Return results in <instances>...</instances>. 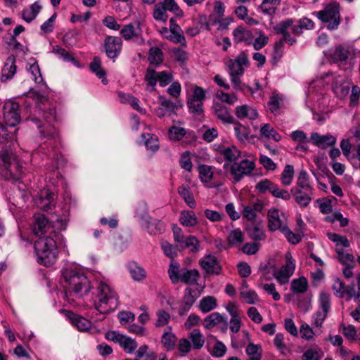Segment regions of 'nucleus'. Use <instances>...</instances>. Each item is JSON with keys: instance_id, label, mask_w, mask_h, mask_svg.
<instances>
[{"instance_id": "obj_20", "label": "nucleus", "mask_w": 360, "mask_h": 360, "mask_svg": "<svg viewBox=\"0 0 360 360\" xmlns=\"http://www.w3.org/2000/svg\"><path fill=\"white\" fill-rule=\"evenodd\" d=\"M199 263L207 274L219 275L221 274V266L214 255H207L200 260Z\"/></svg>"}, {"instance_id": "obj_52", "label": "nucleus", "mask_w": 360, "mask_h": 360, "mask_svg": "<svg viewBox=\"0 0 360 360\" xmlns=\"http://www.w3.org/2000/svg\"><path fill=\"white\" fill-rule=\"evenodd\" d=\"M339 261L344 265L354 264V257L352 254L345 253L342 248H337L335 250Z\"/></svg>"}, {"instance_id": "obj_28", "label": "nucleus", "mask_w": 360, "mask_h": 360, "mask_svg": "<svg viewBox=\"0 0 360 360\" xmlns=\"http://www.w3.org/2000/svg\"><path fill=\"white\" fill-rule=\"evenodd\" d=\"M160 32L164 38L174 43H179L184 46L186 45V39L181 33H177L170 30H169L167 27H162Z\"/></svg>"}, {"instance_id": "obj_63", "label": "nucleus", "mask_w": 360, "mask_h": 360, "mask_svg": "<svg viewBox=\"0 0 360 360\" xmlns=\"http://www.w3.org/2000/svg\"><path fill=\"white\" fill-rule=\"evenodd\" d=\"M197 296V292L195 290L187 288L185 290L182 303L186 304L187 306L191 307L195 302Z\"/></svg>"}, {"instance_id": "obj_23", "label": "nucleus", "mask_w": 360, "mask_h": 360, "mask_svg": "<svg viewBox=\"0 0 360 360\" xmlns=\"http://www.w3.org/2000/svg\"><path fill=\"white\" fill-rule=\"evenodd\" d=\"M268 226L271 231H275L278 229L282 231L283 227L287 226L284 221L281 218L278 210L271 209L269 210Z\"/></svg>"}, {"instance_id": "obj_30", "label": "nucleus", "mask_w": 360, "mask_h": 360, "mask_svg": "<svg viewBox=\"0 0 360 360\" xmlns=\"http://www.w3.org/2000/svg\"><path fill=\"white\" fill-rule=\"evenodd\" d=\"M70 319L72 324L80 331H86L91 327V322L89 320L77 314L72 313Z\"/></svg>"}, {"instance_id": "obj_5", "label": "nucleus", "mask_w": 360, "mask_h": 360, "mask_svg": "<svg viewBox=\"0 0 360 360\" xmlns=\"http://www.w3.org/2000/svg\"><path fill=\"white\" fill-rule=\"evenodd\" d=\"M168 276L173 284L179 281L187 285H195L200 277L197 269H189L188 268L180 269V265L174 260H172L168 269Z\"/></svg>"}, {"instance_id": "obj_2", "label": "nucleus", "mask_w": 360, "mask_h": 360, "mask_svg": "<svg viewBox=\"0 0 360 360\" xmlns=\"http://www.w3.org/2000/svg\"><path fill=\"white\" fill-rule=\"evenodd\" d=\"M63 238L53 236H41L34 242V250L39 264L49 266L52 265L58 255L57 243Z\"/></svg>"}, {"instance_id": "obj_62", "label": "nucleus", "mask_w": 360, "mask_h": 360, "mask_svg": "<svg viewBox=\"0 0 360 360\" xmlns=\"http://www.w3.org/2000/svg\"><path fill=\"white\" fill-rule=\"evenodd\" d=\"M187 105L189 111L196 115L202 113V103L195 101L194 98H188L187 101Z\"/></svg>"}, {"instance_id": "obj_22", "label": "nucleus", "mask_w": 360, "mask_h": 360, "mask_svg": "<svg viewBox=\"0 0 360 360\" xmlns=\"http://www.w3.org/2000/svg\"><path fill=\"white\" fill-rule=\"evenodd\" d=\"M159 100L160 106L155 110V113L158 117L162 118L175 112V110L177 108L175 103L165 98L163 96H160Z\"/></svg>"}, {"instance_id": "obj_38", "label": "nucleus", "mask_w": 360, "mask_h": 360, "mask_svg": "<svg viewBox=\"0 0 360 360\" xmlns=\"http://www.w3.org/2000/svg\"><path fill=\"white\" fill-rule=\"evenodd\" d=\"M250 238L255 241L263 240L266 238L265 233L262 228L257 224H252L247 229Z\"/></svg>"}, {"instance_id": "obj_44", "label": "nucleus", "mask_w": 360, "mask_h": 360, "mask_svg": "<svg viewBox=\"0 0 360 360\" xmlns=\"http://www.w3.org/2000/svg\"><path fill=\"white\" fill-rule=\"evenodd\" d=\"M262 136L268 139H272L275 141H279L281 136L269 124H264L260 129Z\"/></svg>"}, {"instance_id": "obj_43", "label": "nucleus", "mask_w": 360, "mask_h": 360, "mask_svg": "<svg viewBox=\"0 0 360 360\" xmlns=\"http://www.w3.org/2000/svg\"><path fill=\"white\" fill-rule=\"evenodd\" d=\"M217 307V300L212 296H207L200 302V309L203 313H207Z\"/></svg>"}, {"instance_id": "obj_4", "label": "nucleus", "mask_w": 360, "mask_h": 360, "mask_svg": "<svg viewBox=\"0 0 360 360\" xmlns=\"http://www.w3.org/2000/svg\"><path fill=\"white\" fill-rule=\"evenodd\" d=\"M21 167L11 150H4L0 154V175L5 180H17L21 174Z\"/></svg>"}, {"instance_id": "obj_31", "label": "nucleus", "mask_w": 360, "mask_h": 360, "mask_svg": "<svg viewBox=\"0 0 360 360\" xmlns=\"http://www.w3.org/2000/svg\"><path fill=\"white\" fill-rule=\"evenodd\" d=\"M222 322H224L226 328L227 321L224 320V316L218 312H213L205 319L204 326L207 329H210Z\"/></svg>"}, {"instance_id": "obj_54", "label": "nucleus", "mask_w": 360, "mask_h": 360, "mask_svg": "<svg viewBox=\"0 0 360 360\" xmlns=\"http://www.w3.org/2000/svg\"><path fill=\"white\" fill-rule=\"evenodd\" d=\"M199 177L203 182H209L212 179L213 172L212 168L208 165H200L198 167Z\"/></svg>"}, {"instance_id": "obj_60", "label": "nucleus", "mask_w": 360, "mask_h": 360, "mask_svg": "<svg viewBox=\"0 0 360 360\" xmlns=\"http://www.w3.org/2000/svg\"><path fill=\"white\" fill-rule=\"evenodd\" d=\"M233 40L237 43H240L246 41L249 38L250 33L249 31L244 30L241 27H238L233 32Z\"/></svg>"}, {"instance_id": "obj_33", "label": "nucleus", "mask_w": 360, "mask_h": 360, "mask_svg": "<svg viewBox=\"0 0 360 360\" xmlns=\"http://www.w3.org/2000/svg\"><path fill=\"white\" fill-rule=\"evenodd\" d=\"M357 290H356L355 285L354 283L349 284L345 288L346 300L349 301L354 300L360 302V275L357 276Z\"/></svg>"}, {"instance_id": "obj_37", "label": "nucleus", "mask_w": 360, "mask_h": 360, "mask_svg": "<svg viewBox=\"0 0 360 360\" xmlns=\"http://www.w3.org/2000/svg\"><path fill=\"white\" fill-rule=\"evenodd\" d=\"M291 290L294 293H304L308 288V282L305 277L302 276L293 279L291 282Z\"/></svg>"}, {"instance_id": "obj_10", "label": "nucleus", "mask_w": 360, "mask_h": 360, "mask_svg": "<svg viewBox=\"0 0 360 360\" xmlns=\"http://www.w3.org/2000/svg\"><path fill=\"white\" fill-rule=\"evenodd\" d=\"M141 212L139 210L136 212V217L140 220L141 226L146 228L150 234H161L165 230V224L157 219L150 217L146 212V205H141Z\"/></svg>"}, {"instance_id": "obj_42", "label": "nucleus", "mask_w": 360, "mask_h": 360, "mask_svg": "<svg viewBox=\"0 0 360 360\" xmlns=\"http://www.w3.org/2000/svg\"><path fill=\"white\" fill-rule=\"evenodd\" d=\"M148 60L150 64L158 65L163 61V52L158 47H152L149 50Z\"/></svg>"}, {"instance_id": "obj_21", "label": "nucleus", "mask_w": 360, "mask_h": 360, "mask_svg": "<svg viewBox=\"0 0 360 360\" xmlns=\"http://www.w3.org/2000/svg\"><path fill=\"white\" fill-rule=\"evenodd\" d=\"M290 193L300 207H307L314 198V189L291 188Z\"/></svg>"}, {"instance_id": "obj_50", "label": "nucleus", "mask_w": 360, "mask_h": 360, "mask_svg": "<svg viewBox=\"0 0 360 360\" xmlns=\"http://www.w3.org/2000/svg\"><path fill=\"white\" fill-rule=\"evenodd\" d=\"M129 273L132 278L135 281H141L146 278V271L145 270L136 265V264H131L129 266Z\"/></svg>"}, {"instance_id": "obj_18", "label": "nucleus", "mask_w": 360, "mask_h": 360, "mask_svg": "<svg viewBox=\"0 0 360 360\" xmlns=\"http://www.w3.org/2000/svg\"><path fill=\"white\" fill-rule=\"evenodd\" d=\"M55 195L48 188L41 189L34 198V204L39 209L49 210L54 205Z\"/></svg>"}, {"instance_id": "obj_15", "label": "nucleus", "mask_w": 360, "mask_h": 360, "mask_svg": "<svg viewBox=\"0 0 360 360\" xmlns=\"http://www.w3.org/2000/svg\"><path fill=\"white\" fill-rule=\"evenodd\" d=\"M226 65L229 75H243L245 69L249 66L248 56L243 51L235 58L230 59Z\"/></svg>"}, {"instance_id": "obj_3", "label": "nucleus", "mask_w": 360, "mask_h": 360, "mask_svg": "<svg viewBox=\"0 0 360 360\" xmlns=\"http://www.w3.org/2000/svg\"><path fill=\"white\" fill-rule=\"evenodd\" d=\"M94 307L101 314H107L116 309L119 305L118 296L112 288L101 281L96 288Z\"/></svg>"}, {"instance_id": "obj_39", "label": "nucleus", "mask_w": 360, "mask_h": 360, "mask_svg": "<svg viewBox=\"0 0 360 360\" xmlns=\"http://www.w3.org/2000/svg\"><path fill=\"white\" fill-rule=\"evenodd\" d=\"M178 193L184 198L185 202L191 208L195 207V201L193 198L192 193L190 191L188 186L182 185L178 188Z\"/></svg>"}, {"instance_id": "obj_59", "label": "nucleus", "mask_w": 360, "mask_h": 360, "mask_svg": "<svg viewBox=\"0 0 360 360\" xmlns=\"http://www.w3.org/2000/svg\"><path fill=\"white\" fill-rule=\"evenodd\" d=\"M226 347L225 345L222 342L217 340L210 353L212 356L219 358L222 357L226 354Z\"/></svg>"}, {"instance_id": "obj_26", "label": "nucleus", "mask_w": 360, "mask_h": 360, "mask_svg": "<svg viewBox=\"0 0 360 360\" xmlns=\"http://www.w3.org/2000/svg\"><path fill=\"white\" fill-rule=\"evenodd\" d=\"M212 110L216 117L224 123L234 122L235 119L230 114L229 109L221 103L214 104Z\"/></svg>"}, {"instance_id": "obj_34", "label": "nucleus", "mask_w": 360, "mask_h": 360, "mask_svg": "<svg viewBox=\"0 0 360 360\" xmlns=\"http://www.w3.org/2000/svg\"><path fill=\"white\" fill-rule=\"evenodd\" d=\"M188 338L192 342L191 347L195 349H200L205 344V337L198 329L193 330L190 333Z\"/></svg>"}, {"instance_id": "obj_1", "label": "nucleus", "mask_w": 360, "mask_h": 360, "mask_svg": "<svg viewBox=\"0 0 360 360\" xmlns=\"http://www.w3.org/2000/svg\"><path fill=\"white\" fill-rule=\"evenodd\" d=\"M65 297L68 301L72 297H82L88 295L91 285L84 271L73 264H66L61 271Z\"/></svg>"}, {"instance_id": "obj_61", "label": "nucleus", "mask_w": 360, "mask_h": 360, "mask_svg": "<svg viewBox=\"0 0 360 360\" xmlns=\"http://www.w3.org/2000/svg\"><path fill=\"white\" fill-rule=\"evenodd\" d=\"M33 60V63L30 65L29 71L30 72L31 75H32V79L36 83H41L43 81L41 74L40 72V69L39 67V65L37 64V62L35 60L34 58H32Z\"/></svg>"}, {"instance_id": "obj_55", "label": "nucleus", "mask_w": 360, "mask_h": 360, "mask_svg": "<svg viewBox=\"0 0 360 360\" xmlns=\"http://www.w3.org/2000/svg\"><path fill=\"white\" fill-rule=\"evenodd\" d=\"M176 340V338L173 333L165 332L162 336L161 342L167 350H172L174 348Z\"/></svg>"}, {"instance_id": "obj_40", "label": "nucleus", "mask_w": 360, "mask_h": 360, "mask_svg": "<svg viewBox=\"0 0 360 360\" xmlns=\"http://www.w3.org/2000/svg\"><path fill=\"white\" fill-rule=\"evenodd\" d=\"M179 220L184 226H194L198 220L193 211H183L181 213Z\"/></svg>"}, {"instance_id": "obj_57", "label": "nucleus", "mask_w": 360, "mask_h": 360, "mask_svg": "<svg viewBox=\"0 0 360 360\" xmlns=\"http://www.w3.org/2000/svg\"><path fill=\"white\" fill-rule=\"evenodd\" d=\"M243 241V235L239 229L231 231L228 236V242L230 245L240 244Z\"/></svg>"}, {"instance_id": "obj_13", "label": "nucleus", "mask_w": 360, "mask_h": 360, "mask_svg": "<svg viewBox=\"0 0 360 360\" xmlns=\"http://www.w3.org/2000/svg\"><path fill=\"white\" fill-rule=\"evenodd\" d=\"M295 269V260L290 252L285 254V264L279 270L274 271V277L281 284L284 285L288 283L290 278Z\"/></svg>"}, {"instance_id": "obj_19", "label": "nucleus", "mask_w": 360, "mask_h": 360, "mask_svg": "<svg viewBox=\"0 0 360 360\" xmlns=\"http://www.w3.org/2000/svg\"><path fill=\"white\" fill-rule=\"evenodd\" d=\"M294 19L287 18L281 21L275 27V30L277 33L282 34V38L278 41H281V44L284 46V43L286 42L289 45H293L297 42V39L295 37L290 36L288 29L292 26Z\"/></svg>"}, {"instance_id": "obj_46", "label": "nucleus", "mask_w": 360, "mask_h": 360, "mask_svg": "<svg viewBox=\"0 0 360 360\" xmlns=\"http://www.w3.org/2000/svg\"><path fill=\"white\" fill-rule=\"evenodd\" d=\"M323 356L322 349L319 347L310 348L307 349L303 355L304 360H320Z\"/></svg>"}, {"instance_id": "obj_32", "label": "nucleus", "mask_w": 360, "mask_h": 360, "mask_svg": "<svg viewBox=\"0 0 360 360\" xmlns=\"http://www.w3.org/2000/svg\"><path fill=\"white\" fill-rule=\"evenodd\" d=\"M234 124V131L236 138L240 142H245L250 139V129L237 121Z\"/></svg>"}, {"instance_id": "obj_35", "label": "nucleus", "mask_w": 360, "mask_h": 360, "mask_svg": "<svg viewBox=\"0 0 360 360\" xmlns=\"http://www.w3.org/2000/svg\"><path fill=\"white\" fill-rule=\"evenodd\" d=\"M90 69L98 78L102 79L103 84L108 83V79L105 77V72L101 68V60L100 58H94L93 61L90 63Z\"/></svg>"}, {"instance_id": "obj_45", "label": "nucleus", "mask_w": 360, "mask_h": 360, "mask_svg": "<svg viewBox=\"0 0 360 360\" xmlns=\"http://www.w3.org/2000/svg\"><path fill=\"white\" fill-rule=\"evenodd\" d=\"M120 345L126 352L131 354L135 351L138 344L134 339L124 335Z\"/></svg>"}, {"instance_id": "obj_51", "label": "nucleus", "mask_w": 360, "mask_h": 360, "mask_svg": "<svg viewBox=\"0 0 360 360\" xmlns=\"http://www.w3.org/2000/svg\"><path fill=\"white\" fill-rule=\"evenodd\" d=\"M221 154L226 160L232 162L236 160L240 157V152L236 146H230L223 149Z\"/></svg>"}, {"instance_id": "obj_53", "label": "nucleus", "mask_w": 360, "mask_h": 360, "mask_svg": "<svg viewBox=\"0 0 360 360\" xmlns=\"http://www.w3.org/2000/svg\"><path fill=\"white\" fill-rule=\"evenodd\" d=\"M346 286L345 283L340 281V278H335L332 285V289L334 292V295L339 298H342L345 295Z\"/></svg>"}, {"instance_id": "obj_56", "label": "nucleus", "mask_w": 360, "mask_h": 360, "mask_svg": "<svg viewBox=\"0 0 360 360\" xmlns=\"http://www.w3.org/2000/svg\"><path fill=\"white\" fill-rule=\"evenodd\" d=\"M294 168L292 165H287L282 173L281 182L284 186H289L292 181Z\"/></svg>"}, {"instance_id": "obj_25", "label": "nucleus", "mask_w": 360, "mask_h": 360, "mask_svg": "<svg viewBox=\"0 0 360 360\" xmlns=\"http://www.w3.org/2000/svg\"><path fill=\"white\" fill-rule=\"evenodd\" d=\"M15 58L14 56H9L1 70V81L6 82L11 79L16 73Z\"/></svg>"}, {"instance_id": "obj_64", "label": "nucleus", "mask_w": 360, "mask_h": 360, "mask_svg": "<svg viewBox=\"0 0 360 360\" xmlns=\"http://www.w3.org/2000/svg\"><path fill=\"white\" fill-rule=\"evenodd\" d=\"M319 309L328 312L330 309V296L326 292H321L319 296Z\"/></svg>"}, {"instance_id": "obj_27", "label": "nucleus", "mask_w": 360, "mask_h": 360, "mask_svg": "<svg viewBox=\"0 0 360 360\" xmlns=\"http://www.w3.org/2000/svg\"><path fill=\"white\" fill-rule=\"evenodd\" d=\"M235 114L240 120L248 118L249 120H254L258 117V112L256 109L248 105L237 106L235 109Z\"/></svg>"}, {"instance_id": "obj_9", "label": "nucleus", "mask_w": 360, "mask_h": 360, "mask_svg": "<svg viewBox=\"0 0 360 360\" xmlns=\"http://www.w3.org/2000/svg\"><path fill=\"white\" fill-rule=\"evenodd\" d=\"M167 11L172 12L176 17L183 18L184 15L175 0H164L155 5L153 16L156 21L166 22L168 19Z\"/></svg>"}, {"instance_id": "obj_36", "label": "nucleus", "mask_w": 360, "mask_h": 360, "mask_svg": "<svg viewBox=\"0 0 360 360\" xmlns=\"http://www.w3.org/2000/svg\"><path fill=\"white\" fill-rule=\"evenodd\" d=\"M292 188H301V189H314L309 182V177L307 172L305 170H302L299 173L296 185Z\"/></svg>"}, {"instance_id": "obj_8", "label": "nucleus", "mask_w": 360, "mask_h": 360, "mask_svg": "<svg viewBox=\"0 0 360 360\" xmlns=\"http://www.w3.org/2000/svg\"><path fill=\"white\" fill-rule=\"evenodd\" d=\"M330 58L345 71L351 72L354 65V51L347 46H338L330 50Z\"/></svg>"}, {"instance_id": "obj_29", "label": "nucleus", "mask_w": 360, "mask_h": 360, "mask_svg": "<svg viewBox=\"0 0 360 360\" xmlns=\"http://www.w3.org/2000/svg\"><path fill=\"white\" fill-rule=\"evenodd\" d=\"M41 9V6L38 2L31 4L29 8H26L22 11V18L27 22H31Z\"/></svg>"}, {"instance_id": "obj_24", "label": "nucleus", "mask_w": 360, "mask_h": 360, "mask_svg": "<svg viewBox=\"0 0 360 360\" xmlns=\"http://www.w3.org/2000/svg\"><path fill=\"white\" fill-rule=\"evenodd\" d=\"M310 139L314 146L321 148H326L333 146L336 142V139L330 135H321L317 132H313L311 134Z\"/></svg>"}, {"instance_id": "obj_6", "label": "nucleus", "mask_w": 360, "mask_h": 360, "mask_svg": "<svg viewBox=\"0 0 360 360\" xmlns=\"http://www.w3.org/2000/svg\"><path fill=\"white\" fill-rule=\"evenodd\" d=\"M43 111V117L46 121V124L41 125V120L37 117H30L28 120H30L37 125V128L39 129L41 137L46 138L50 140H54V141L56 142L59 140L58 133L55 127L51 124L56 119V108H44Z\"/></svg>"}, {"instance_id": "obj_58", "label": "nucleus", "mask_w": 360, "mask_h": 360, "mask_svg": "<svg viewBox=\"0 0 360 360\" xmlns=\"http://www.w3.org/2000/svg\"><path fill=\"white\" fill-rule=\"evenodd\" d=\"M270 193L273 196L285 200H288L291 198V194L288 191L279 188L275 184L271 186Z\"/></svg>"}, {"instance_id": "obj_49", "label": "nucleus", "mask_w": 360, "mask_h": 360, "mask_svg": "<svg viewBox=\"0 0 360 360\" xmlns=\"http://www.w3.org/2000/svg\"><path fill=\"white\" fill-rule=\"evenodd\" d=\"M200 247V242L195 236H189L186 237L184 243L181 245V248L185 249L188 248L191 252H196Z\"/></svg>"}, {"instance_id": "obj_17", "label": "nucleus", "mask_w": 360, "mask_h": 360, "mask_svg": "<svg viewBox=\"0 0 360 360\" xmlns=\"http://www.w3.org/2000/svg\"><path fill=\"white\" fill-rule=\"evenodd\" d=\"M104 46L107 56L115 60L121 53L122 40L119 37L107 36L104 40Z\"/></svg>"}, {"instance_id": "obj_47", "label": "nucleus", "mask_w": 360, "mask_h": 360, "mask_svg": "<svg viewBox=\"0 0 360 360\" xmlns=\"http://www.w3.org/2000/svg\"><path fill=\"white\" fill-rule=\"evenodd\" d=\"M53 53L57 55L58 58H62L64 61L72 62L74 64L77 63V61L69 52L59 46L53 47Z\"/></svg>"}, {"instance_id": "obj_41", "label": "nucleus", "mask_w": 360, "mask_h": 360, "mask_svg": "<svg viewBox=\"0 0 360 360\" xmlns=\"http://www.w3.org/2000/svg\"><path fill=\"white\" fill-rule=\"evenodd\" d=\"M348 72L349 71H345V72L341 74V73H333L332 72H329L326 74V77H330L333 83H332V87H334L335 86H338L341 84H344L348 82Z\"/></svg>"}, {"instance_id": "obj_14", "label": "nucleus", "mask_w": 360, "mask_h": 360, "mask_svg": "<svg viewBox=\"0 0 360 360\" xmlns=\"http://www.w3.org/2000/svg\"><path fill=\"white\" fill-rule=\"evenodd\" d=\"M20 105L13 101H8L4 105V121L6 126L13 127L20 122Z\"/></svg>"}, {"instance_id": "obj_11", "label": "nucleus", "mask_w": 360, "mask_h": 360, "mask_svg": "<svg viewBox=\"0 0 360 360\" xmlns=\"http://www.w3.org/2000/svg\"><path fill=\"white\" fill-rule=\"evenodd\" d=\"M34 221L32 224L33 233L40 238L41 236H53L55 238H63L60 233L54 230L52 224L44 215L37 214L34 216Z\"/></svg>"}, {"instance_id": "obj_7", "label": "nucleus", "mask_w": 360, "mask_h": 360, "mask_svg": "<svg viewBox=\"0 0 360 360\" xmlns=\"http://www.w3.org/2000/svg\"><path fill=\"white\" fill-rule=\"evenodd\" d=\"M340 6L335 1L326 4L323 9L316 12L315 15L322 22L327 23L329 30H335L340 23Z\"/></svg>"}, {"instance_id": "obj_12", "label": "nucleus", "mask_w": 360, "mask_h": 360, "mask_svg": "<svg viewBox=\"0 0 360 360\" xmlns=\"http://www.w3.org/2000/svg\"><path fill=\"white\" fill-rule=\"evenodd\" d=\"M122 37L126 41H132L139 46H143L146 39L142 34L141 23L140 21H135L124 25L120 30Z\"/></svg>"}, {"instance_id": "obj_48", "label": "nucleus", "mask_w": 360, "mask_h": 360, "mask_svg": "<svg viewBox=\"0 0 360 360\" xmlns=\"http://www.w3.org/2000/svg\"><path fill=\"white\" fill-rule=\"evenodd\" d=\"M145 81L147 85L151 87V91L155 90V85L158 82V72L148 68L145 75Z\"/></svg>"}, {"instance_id": "obj_16", "label": "nucleus", "mask_w": 360, "mask_h": 360, "mask_svg": "<svg viewBox=\"0 0 360 360\" xmlns=\"http://www.w3.org/2000/svg\"><path fill=\"white\" fill-rule=\"evenodd\" d=\"M255 169V163L252 161L243 160L239 163L234 162L231 167V174L235 181L238 182L245 176L249 175Z\"/></svg>"}]
</instances>
